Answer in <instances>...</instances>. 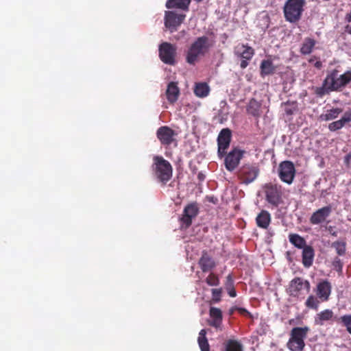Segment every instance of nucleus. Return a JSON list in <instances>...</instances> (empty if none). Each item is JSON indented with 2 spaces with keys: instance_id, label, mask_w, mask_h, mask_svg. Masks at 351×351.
<instances>
[{
  "instance_id": "obj_1",
  "label": "nucleus",
  "mask_w": 351,
  "mask_h": 351,
  "mask_svg": "<svg viewBox=\"0 0 351 351\" xmlns=\"http://www.w3.org/2000/svg\"><path fill=\"white\" fill-rule=\"evenodd\" d=\"M213 45L214 41L206 36L197 37L186 51V62L194 65L200 57L204 56L209 51Z\"/></svg>"
},
{
  "instance_id": "obj_2",
  "label": "nucleus",
  "mask_w": 351,
  "mask_h": 351,
  "mask_svg": "<svg viewBox=\"0 0 351 351\" xmlns=\"http://www.w3.org/2000/svg\"><path fill=\"white\" fill-rule=\"evenodd\" d=\"M152 171L155 178L162 186H165L173 176V167L171 163L161 156H154Z\"/></svg>"
},
{
  "instance_id": "obj_3",
  "label": "nucleus",
  "mask_w": 351,
  "mask_h": 351,
  "mask_svg": "<svg viewBox=\"0 0 351 351\" xmlns=\"http://www.w3.org/2000/svg\"><path fill=\"white\" fill-rule=\"evenodd\" d=\"M351 82V71H348L343 74H339L337 69H332L326 75L325 84H329L330 90L339 91L347 84Z\"/></svg>"
},
{
  "instance_id": "obj_4",
  "label": "nucleus",
  "mask_w": 351,
  "mask_h": 351,
  "mask_svg": "<svg viewBox=\"0 0 351 351\" xmlns=\"http://www.w3.org/2000/svg\"><path fill=\"white\" fill-rule=\"evenodd\" d=\"M309 328L295 327L290 332V337L287 343V348L291 351H303L305 347L304 339L306 338Z\"/></svg>"
},
{
  "instance_id": "obj_5",
  "label": "nucleus",
  "mask_w": 351,
  "mask_h": 351,
  "mask_svg": "<svg viewBox=\"0 0 351 351\" xmlns=\"http://www.w3.org/2000/svg\"><path fill=\"white\" fill-rule=\"evenodd\" d=\"M260 173V168L257 163L248 162L243 164L237 172V177L241 183L249 184L256 180Z\"/></svg>"
},
{
  "instance_id": "obj_6",
  "label": "nucleus",
  "mask_w": 351,
  "mask_h": 351,
  "mask_svg": "<svg viewBox=\"0 0 351 351\" xmlns=\"http://www.w3.org/2000/svg\"><path fill=\"white\" fill-rule=\"evenodd\" d=\"M304 3V0H287L284 6L286 20L291 23L298 21L302 15Z\"/></svg>"
},
{
  "instance_id": "obj_7",
  "label": "nucleus",
  "mask_w": 351,
  "mask_h": 351,
  "mask_svg": "<svg viewBox=\"0 0 351 351\" xmlns=\"http://www.w3.org/2000/svg\"><path fill=\"white\" fill-rule=\"evenodd\" d=\"M266 201L273 206L278 207L282 202V186L271 182L267 183L263 186Z\"/></svg>"
},
{
  "instance_id": "obj_8",
  "label": "nucleus",
  "mask_w": 351,
  "mask_h": 351,
  "mask_svg": "<svg viewBox=\"0 0 351 351\" xmlns=\"http://www.w3.org/2000/svg\"><path fill=\"white\" fill-rule=\"evenodd\" d=\"M310 289L311 284L308 280L301 277H295L290 281L287 291L290 296L298 298L304 291L308 293Z\"/></svg>"
},
{
  "instance_id": "obj_9",
  "label": "nucleus",
  "mask_w": 351,
  "mask_h": 351,
  "mask_svg": "<svg viewBox=\"0 0 351 351\" xmlns=\"http://www.w3.org/2000/svg\"><path fill=\"white\" fill-rule=\"evenodd\" d=\"M176 47L169 43H162L159 46V57L167 64L174 65L176 64Z\"/></svg>"
},
{
  "instance_id": "obj_10",
  "label": "nucleus",
  "mask_w": 351,
  "mask_h": 351,
  "mask_svg": "<svg viewBox=\"0 0 351 351\" xmlns=\"http://www.w3.org/2000/svg\"><path fill=\"white\" fill-rule=\"evenodd\" d=\"M295 173V169L292 162L285 160L279 165L278 176L280 179L289 184L293 181Z\"/></svg>"
},
{
  "instance_id": "obj_11",
  "label": "nucleus",
  "mask_w": 351,
  "mask_h": 351,
  "mask_svg": "<svg viewBox=\"0 0 351 351\" xmlns=\"http://www.w3.org/2000/svg\"><path fill=\"white\" fill-rule=\"evenodd\" d=\"M234 52L235 56L242 58L240 64L241 69H245L248 66V61L250 60L254 55V49L244 44H239L236 46Z\"/></svg>"
},
{
  "instance_id": "obj_12",
  "label": "nucleus",
  "mask_w": 351,
  "mask_h": 351,
  "mask_svg": "<svg viewBox=\"0 0 351 351\" xmlns=\"http://www.w3.org/2000/svg\"><path fill=\"white\" fill-rule=\"evenodd\" d=\"M185 17V14H177L173 11H166L165 14V25L171 32H173L183 23Z\"/></svg>"
},
{
  "instance_id": "obj_13",
  "label": "nucleus",
  "mask_w": 351,
  "mask_h": 351,
  "mask_svg": "<svg viewBox=\"0 0 351 351\" xmlns=\"http://www.w3.org/2000/svg\"><path fill=\"white\" fill-rule=\"evenodd\" d=\"M244 153V151L234 148L228 154H226L224 160L226 169L229 171H233L238 167Z\"/></svg>"
},
{
  "instance_id": "obj_14",
  "label": "nucleus",
  "mask_w": 351,
  "mask_h": 351,
  "mask_svg": "<svg viewBox=\"0 0 351 351\" xmlns=\"http://www.w3.org/2000/svg\"><path fill=\"white\" fill-rule=\"evenodd\" d=\"M232 132L229 128H223L221 130L217 138L218 156L223 158L226 154V149L229 147L231 141Z\"/></svg>"
},
{
  "instance_id": "obj_15",
  "label": "nucleus",
  "mask_w": 351,
  "mask_h": 351,
  "mask_svg": "<svg viewBox=\"0 0 351 351\" xmlns=\"http://www.w3.org/2000/svg\"><path fill=\"white\" fill-rule=\"evenodd\" d=\"M176 132L168 126H161L156 131V136L160 143L165 146H169L176 141Z\"/></svg>"
},
{
  "instance_id": "obj_16",
  "label": "nucleus",
  "mask_w": 351,
  "mask_h": 351,
  "mask_svg": "<svg viewBox=\"0 0 351 351\" xmlns=\"http://www.w3.org/2000/svg\"><path fill=\"white\" fill-rule=\"evenodd\" d=\"M315 292L321 302H327L332 292V285L328 280H322L316 285Z\"/></svg>"
},
{
  "instance_id": "obj_17",
  "label": "nucleus",
  "mask_w": 351,
  "mask_h": 351,
  "mask_svg": "<svg viewBox=\"0 0 351 351\" xmlns=\"http://www.w3.org/2000/svg\"><path fill=\"white\" fill-rule=\"evenodd\" d=\"M199 213V208L196 203H191L186 205L183 210L181 221L186 228L189 227L192 223V220Z\"/></svg>"
},
{
  "instance_id": "obj_18",
  "label": "nucleus",
  "mask_w": 351,
  "mask_h": 351,
  "mask_svg": "<svg viewBox=\"0 0 351 351\" xmlns=\"http://www.w3.org/2000/svg\"><path fill=\"white\" fill-rule=\"evenodd\" d=\"M332 213L331 206H324L315 211L311 216L309 221L312 225H318L326 221Z\"/></svg>"
},
{
  "instance_id": "obj_19",
  "label": "nucleus",
  "mask_w": 351,
  "mask_h": 351,
  "mask_svg": "<svg viewBox=\"0 0 351 351\" xmlns=\"http://www.w3.org/2000/svg\"><path fill=\"white\" fill-rule=\"evenodd\" d=\"M338 317L334 315L331 309H325L316 314L314 322L315 325L323 326L326 322L335 321Z\"/></svg>"
},
{
  "instance_id": "obj_20",
  "label": "nucleus",
  "mask_w": 351,
  "mask_h": 351,
  "mask_svg": "<svg viewBox=\"0 0 351 351\" xmlns=\"http://www.w3.org/2000/svg\"><path fill=\"white\" fill-rule=\"evenodd\" d=\"M198 264L203 272L211 271L216 267V263L213 258L205 251L202 252Z\"/></svg>"
},
{
  "instance_id": "obj_21",
  "label": "nucleus",
  "mask_w": 351,
  "mask_h": 351,
  "mask_svg": "<svg viewBox=\"0 0 351 351\" xmlns=\"http://www.w3.org/2000/svg\"><path fill=\"white\" fill-rule=\"evenodd\" d=\"M165 94L167 99L171 104L176 103L180 95V89L177 83L171 82L167 86Z\"/></svg>"
},
{
  "instance_id": "obj_22",
  "label": "nucleus",
  "mask_w": 351,
  "mask_h": 351,
  "mask_svg": "<svg viewBox=\"0 0 351 351\" xmlns=\"http://www.w3.org/2000/svg\"><path fill=\"white\" fill-rule=\"evenodd\" d=\"M315 256V251L312 246L306 245L302 249V264L303 265L308 268L310 267L313 263V259Z\"/></svg>"
},
{
  "instance_id": "obj_23",
  "label": "nucleus",
  "mask_w": 351,
  "mask_h": 351,
  "mask_svg": "<svg viewBox=\"0 0 351 351\" xmlns=\"http://www.w3.org/2000/svg\"><path fill=\"white\" fill-rule=\"evenodd\" d=\"M209 314L212 320L209 322V325L216 328H219L222 323V312L216 307H210Z\"/></svg>"
},
{
  "instance_id": "obj_24",
  "label": "nucleus",
  "mask_w": 351,
  "mask_h": 351,
  "mask_svg": "<svg viewBox=\"0 0 351 351\" xmlns=\"http://www.w3.org/2000/svg\"><path fill=\"white\" fill-rule=\"evenodd\" d=\"M271 222V215L267 210H263L257 215L256 218V223L258 227L263 229H267Z\"/></svg>"
},
{
  "instance_id": "obj_25",
  "label": "nucleus",
  "mask_w": 351,
  "mask_h": 351,
  "mask_svg": "<svg viewBox=\"0 0 351 351\" xmlns=\"http://www.w3.org/2000/svg\"><path fill=\"white\" fill-rule=\"evenodd\" d=\"M191 3V0H167L166 7L168 9L179 8L184 10H188Z\"/></svg>"
},
{
  "instance_id": "obj_26",
  "label": "nucleus",
  "mask_w": 351,
  "mask_h": 351,
  "mask_svg": "<svg viewBox=\"0 0 351 351\" xmlns=\"http://www.w3.org/2000/svg\"><path fill=\"white\" fill-rule=\"evenodd\" d=\"M261 73L262 76L271 75L275 73L276 67L270 60H264L261 62Z\"/></svg>"
},
{
  "instance_id": "obj_27",
  "label": "nucleus",
  "mask_w": 351,
  "mask_h": 351,
  "mask_svg": "<svg viewBox=\"0 0 351 351\" xmlns=\"http://www.w3.org/2000/svg\"><path fill=\"white\" fill-rule=\"evenodd\" d=\"M210 88L206 82L196 83L194 88V93L198 97H205L208 95Z\"/></svg>"
},
{
  "instance_id": "obj_28",
  "label": "nucleus",
  "mask_w": 351,
  "mask_h": 351,
  "mask_svg": "<svg viewBox=\"0 0 351 351\" xmlns=\"http://www.w3.org/2000/svg\"><path fill=\"white\" fill-rule=\"evenodd\" d=\"M341 112L342 109L339 108H332L331 109L327 110L325 113L322 114L319 116V119L324 121L332 120L338 117L339 114Z\"/></svg>"
},
{
  "instance_id": "obj_29",
  "label": "nucleus",
  "mask_w": 351,
  "mask_h": 351,
  "mask_svg": "<svg viewBox=\"0 0 351 351\" xmlns=\"http://www.w3.org/2000/svg\"><path fill=\"white\" fill-rule=\"evenodd\" d=\"M289 242L294 245L295 247L298 249H303L304 247H306V240L299 235L298 234L295 233H291L289 235Z\"/></svg>"
},
{
  "instance_id": "obj_30",
  "label": "nucleus",
  "mask_w": 351,
  "mask_h": 351,
  "mask_svg": "<svg viewBox=\"0 0 351 351\" xmlns=\"http://www.w3.org/2000/svg\"><path fill=\"white\" fill-rule=\"evenodd\" d=\"M315 45V41L314 39L311 38H305L300 48V53L303 55L311 53Z\"/></svg>"
},
{
  "instance_id": "obj_31",
  "label": "nucleus",
  "mask_w": 351,
  "mask_h": 351,
  "mask_svg": "<svg viewBox=\"0 0 351 351\" xmlns=\"http://www.w3.org/2000/svg\"><path fill=\"white\" fill-rule=\"evenodd\" d=\"M206 331L205 329L200 330L198 337V344L201 351H210V346L206 337Z\"/></svg>"
},
{
  "instance_id": "obj_32",
  "label": "nucleus",
  "mask_w": 351,
  "mask_h": 351,
  "mask_svg": "<svg viewBox=\"0 0 351 351\" xmlns=\"http://www.w3.org/2000/svg\"><path fill=\"white\" fill-rule=\"evenodd\" d=\"M261 104L255 99H250L247 108V111L249 114L258 117L260 115V109Z\"/></svg>"
},
{
  "instance_id": "obj_33",
  "label": "nucleus",
  "mask_w": 351,
  "mask_h": 351,
  "mask_svg": "<svg viewBox=\"0 0 351 351\" xmlns=\"http://www.w3.org/2000/svg\"><path fill=\"white\" fill-rule=\"evenodd\" d=\"M225 351H243V347L237 340L229 339L225 343Z\"/></svg>"
},
{
  "instance_id": "obj_34",
  "label": "nucleus",
  "mask_w": 351,
  "mask_h": 351,
  "mask_svg": "<svg viewBox=\"0 0 351 351\" xmlns=\"http://www.w3.org/2000/svg\"><path fill=\"white\" fill-rule=\"evenodd\" d=\"M336 322L344 327L347 332L351 335V314H346L340 316Z\"/></svg>"
},
{
  "instance_id": "obj_35",
  "label": "nucleus",
  "mask_w": 351,
  "mask_h": 351,
  "mask_svg": "<svg viewBox=\"0 0 351 351\" xmlns=\"http://www.w3.org/2000/svg\"><path fill=\"white\" fill-rule=\"evenodd\" d=\"M338 256H344L346 252V242L344 241H336L331 244Z\"/></svg>"
},
{
  "instance_id": "obj_36",
  "label": "nucleus",
  "mask_w": 351,
  "mask_h": 351,
  "mask_svg": "<svg viewBox=\"0 0 351 351\" xmlns=\"http://www.w3.org/2000/svg\"><path fill=\"white\" fill-rule=\"evenodd\" d=\"M320 302L321 301L317 298V296L316 297L313 295H311L306 299L305 302V306L308 308L317 311L319 308Z\"/></svg>"
},
{
  "instance_id": "obj_37",
  "label": "nucleus",
  "mask_w": 351,
  "mask_h": 351,
  "mask_svg": "<svg viewBox=\"0 0 351 351\" xmlns=\"http://www.w3.org/2000/svg\"><path fill=\"white\" fill-rule=\"evenodd\" d=\"M329 86H330L329 84H325V80H324L322 86L316 87L315 93L319 97H323L324 95L328 93L329 92L332 91V90H330V88H329Z\"/></svg>"
},
{
  "instance_id": "obj_38",
  "label": "nucleus",
  "mask_w": 351,
  "mask_h": 351,
  "mask_svg": "<svg viewBox=\"0 0 351 351\" xmlns=\"http://www.w3.org/2000/svg\"><path fill=\"white\" fill-rule=\"evenodd\" d=\"M206 282L209 286H218L220 280L217 275L214 273H210L206 278Z\"/></svg>"
},
{
  "instance_id": "obj_39",
  "label": "nucleus",
  "mask_w": 351,
  "mask_h": 351,
  "mask_svg": "<svg viewBox=\"0 0 351 351\" xmlns=\"http://www.w3.org/2000/svg\"><path fill=\"white\" fill-rule=\"evenodd\" d=\"M332 266L333 267L334 269L336 270L339 274L342 273L343 263L338 256H336L333 258Z\"/></svg>"
},
{
  "instance_id": "obj_40",
  "label": "nucleus",
  "mask_w": 351,
  "mask_h": 351,
  "mask_svg": "<svg viewBox=\"0 0 351 351\" xmlns=\"http://www.w3.org/2000/svg\"><path fill=\"white\" fill-rule=\"evenodd\" d=\"M345 125V123L340 119L338 121H333L328 125V129L331 132H335L341 129Z\"/></svg>"
},
{
  "instance_id": "obj_41",
  "label": "nucleus",
  "mask_w": 351,
  "mask_h": 351,
  "mask_svg": "<svg viewBox=\"0 0 351 351\" xmlns=\"http://www.w3.org/2000/svg\"><path fill=\"white\" fill-rule=\"evenodd\" d=\"M212 291V300L213 302L217 303L221 301V293L222 289L221 288L219 289H213L211 290Z\"/></svg>"
},
{
  "instance_id": "obj_42",
  "label": "nucleus",
  "mask_w": 351,
  "mask_h": 351,
  "mask_svg": "<svg viewBox=\"0 0 351 351\" xmlns=\"http://www.w3.org/2000/svg\"><path fill=\"white\" fill-rule=\"evenodd\" d=\"M341 119L343 121L345 125L347 123L351 122V108L349 110L345 112Z\"/></svg>"
},
{
  "instance_id": "obj_43",
  "label": "nucleus",
  "mask_w": 351,
  "mask_h": 351,
  "mask_svg": "<svg viewBox=\"0 0 351 351\" xmlns=\"http://www.w3.org/2000/svg\"><path fill=\"white\" fill-rule=\"evenodd\" d=\"M225 287L227 290L234 287V281L230 274L226 277Z\"/></svg>"
},
{
  "instance_id": "obj_44",
  "label": "nucleus",
  "mask_w": 351,
  "mask_h": 351,
  "mask_svg": "<svg viewBox=\"0 0 351 351\" xmlns=\"http://www.w3.org/2000/svg\"><path fill=\"white\" fill-rule=\"evenodd\" d=\"M237 311L241 315H242L243 316H246V317H252L251 313L247 310H246L245 308L239 307V308H237Z\"/></svg>"
},
{
  "instance_id": "obj_45",
  "label": "nucleus",
  "mask_w": 351,
  "mask_h": 351,
  "mask_svg": "<svg viewBox=\"0 0 351 351\" xmlns=\"http://www.w3.org/2000/svg\"><path fill=\"white\" fill-rule=\"evenodd\" d=\"M228 294L230 297L234 298L237 295V292L234 287L228 289Z\"/></svg>"
},
{
  "instance_id": "obj_46",
  "label": "nucleus",
  "mask_w": 351,
  "mask_h": 351,
  "mask_svg": "<svg viewBox=\"0 0 351 351\" xmlns=\"http://www.w3.org/2000/svg\"><path fill=\"white\" fill-rule=\"evenodd\" d=\"M237 308H239V307H237V306H232V308H230L229 309L228 314L230 315H232L234 314V311H237Z\"/></svg>"
},
{
  "instance_id": "obj_47",
  "label": "nucleus",
  "mask_w": 351,
  "mask_h": 351,
  "mask_svg": "<svg viewBox=\"0 0 351 351\" xmlns=\"http://www.w3.org/2000/svg\"><path fill=\"white\" fill-rule=\"evenodd\" d=\"M197 178L200 181H202L205 179V176L202 173H199Z\"/></svg>"
},
{
  "instance_id": "obj_48",
  "label": "nucleus",
  "mask_w": 351,
  "mask_h": 351,
  "mask_svg": "<svg viewBox=\"0 0 351 351\" xmlns=\"http://www.w3.org/2000/svg\"><path fill=\"white\" fill-rule=\"evenodd\" d=\"M315 67L317 68H320L322 66V63L321 62H317L315 64Z\"/></svg>"
},
{
  "instance_id": "obj_49",
  "label": "nucleus",
  "mask_w": 351,
  "mask_h": 351,
  "mask_svg": "<svg viewBox=\"0 0 351 351\" xmlns=\"http://www.w3.org/2000/svg\"><path fill=\"white\" fill-rule=\"evenodd\" d=\"M348 32L351 34V24L346 26Z\"/></svg>"
},
{
  "instance_id": "obj_50",
  "label": "nucleus",
  "mask_w": 351,
  "mask_h": 351,
  "mask_svg": "<svg viewBox=\"0 0 351 351\" xmlns=\"http://www.w3.org/2000/svg\"><path fill=\"white\" fill-rule=\"evenodd\" d=\"M350 158H351V156H350V155H348V156H346V162L348 164H349V162H350Z\"/></svg>"
},
{
  "instance_id": "obj_51",
  "label": "nucleus",
  "mask_w": 351,
  "mask_h": 351,
  "mask_svg": "<svg viewBox=\"0 0 351 351\" xmlns=\"http://www.w3.org/2000/svg\"><path fill=\"white\" fill-rule=\"evenodd\" d=\"M286 112H287V114H292V111L291 110H287Z\"/></svg>"
},
{
  "instance_id": "obj_52",
  "label": "nucleus",
  "mask_w": 351,
  "mask_h": 351,
  "mask_svg": "<svg viewBox=\"0 0 351 351\" xmlns=\"http://www.w3.org/2000/svg\"><path fill=\"white\" fill-rule=\"evenodd\" d=\"M209 201H210V202H213V203H215V202L214 201V197H210V198L209 199Z\"/></svg>"
},
{
  "instance_id": "obj_53",
  "label": "nucleus",
  "mask_w": 351,
  "mask_h": 351,
  "mask_svg": "<svg viewBox=\"0 0 351 351\" xmlns=\"http://www.w3.org/2000/svg\"><path fill=\"white\" fill-rule=\"evenodd\" d=\"M197 3L202 1L203 0H195Z\"/></svg>"
}]
</instances>
